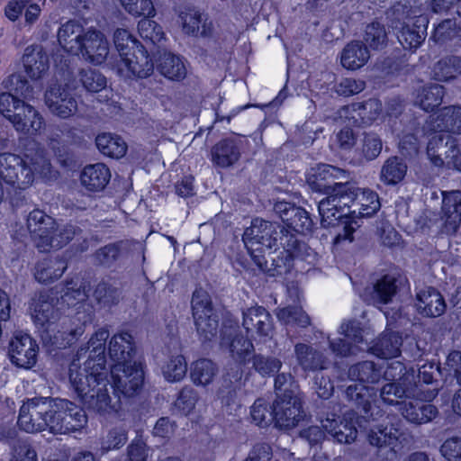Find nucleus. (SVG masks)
Segmentation results:
<instances>
[{
    "instance_id": "72a5a7b5",
    "label": "nucleus",
    "mask_w": 461,
    "mask_h": 461,
    "mask_svg": "<svg viewBox=\"0 0 461 461\" xmlns=\"http://www.w3.org/2000/svg\"><path fill=\"white\" fill-rule=\"evenodd\" d=\"M417 301L419 312L427 317L440 316L446 310V303L442 295L432 287L419 292Z\"/></svg>"
},
{
    "instance_id": "7c9ffc66",
    "label": "nucleus",
    "mask_w": 461,
    "mask_h": 461,
    "mask_svg": "<svg viewBox=\"0 0 461 461\" xmlns=\"http://www.w3.org/2000/svg\"><path fill=\"white\" fill-rule=\"evenodd\" d=\"M86 31L83 26L75 21H68L62 24L58 32V40L60 46L67 51L78 54L82 49V41Z\"/></svg>"
},
{
    "instance_id": "e433bc0d",
    "label": "nucleus",
    "mask_w": 461,
    "mask_h": 461,
    "mask_svg": "<svg viewBox=\"0 0 461 461\" xmlns=\"http://www.w3.org/2000/svg\"><path fill=\"white\" fill-rule=\"evenodd\" d=\"M134 354L132 337L127 332L115 334L109 342V355L115 364L131 361Z\"/></svg>"
},
{
    "instance_id": "a878e982",
    "label": "nucleus",
    "mask_w": 461,
    "mask_h": 461,
    "mask_svg": "<svg viewBox=\"0 0 461 461\" xmlns=\"http://www.w3.org/2000/svg\"><path fill=\"white\" fill-rule=\"evenodd\" d=\"M221 345L228 349L232 360L238 363H246L254 349L252 342L237 334L234 329H228L223 332Z\"/></svg>"
},
{
    "instance_id": "58836bf2",
    "label": "nucleus",
    "mask_w": 461,
    "mask_h": 461,
    "mask_svg": "<svg viewBox=\"0 0 461 461\" xmlns=\"http://www.w3.org/2000/svg\"><path fill=\"white\" fill-rule=\"evenodd\" d=\"M218 366L208 358H200L191 364L190 378L196 386L211 384L218 374Z\"/></svg>"
},
{
    "instance_id": "1a4fd4ad",
    "label": "nucleus",
    "mask_w": 461,
    "mask_h": 461,
    "mask_svg": "<svg viewBox=\"0 0 461 461\" xmlns=\"http://www.w3.org/2000/svg\"><path fill=\"white\" fill-rule=\"evenodd\" d=\"M108 394L113 401H116V408L111 412L116 411L119 407V397L116 392L126 396H131L136 393L142 386L144 381V372L140 363L129 361L125 363L114 364L111 369L110 375L107 373Z\"/></svg>"
},
{
    "instance_id": "ea45409f",
    "label": "nucleus",
    "mask_w": 461,
    "mask_h": 461,
    "mask_svg": "<svg viewBox=\"0 0 461 461\" xmlns=\"http://www.w3.org/2000/svg\"><path fill=\"white\" fill-rule=\"evenodd\" d=\"M164 379L169 383L180 382L186 375L187 363L178 352L168 355L160 365Z\"/></svg>"
},
{
    "instance_id": "69168bd1",
    "label": "nucleus",
    "mask_w": 461,
    "mask_h": 461,
    "mask_svg": "<svg viewBox=\"0 0 461 461\" xmlns=\"http://www.w3.org/2000/svg\"><path fill=\"white\" fill-rule=\"evenodd\" d=\"M23 103V101L16 98L9 93H1L0 113L12 123L14 116L18 113Z\"/></svg>"
},
{
    "instance_id": "4be33fe9",
    "label": "nucleus",
    "mask_w": 461,
    "mask_h": 461,
    "mask_svg": "<svg viewBox=\"0 0 461 461\" xmlns=\"http://www.w3.org/2000/svg\"><path fill=\"white\" fill-rule=\"evenodd\" d=\"M14 128L21 133L36 136L46 128V122L41 113L25 102L13 118Z\"/></svg>"
},
{
    "instance_id": "6e6d98bb",
    "label": "nucleus",
    "mask_w": 461,
    "mask_h": 461,
    "mask_svg": "<svg viewBox=\"0 0 461 461\" xmlns=\"http://www.w3.org/2000/svg\"><path fill=\"white\" fill-rule=\"evenodd\" d=\"M276 317L285 324H295L301 327H306L310 324L309 316L303 311L301 307L287 306L279 309L276 312Z\"/></svg>"
},
{
    "instance_id": "f257e3e1",
    "label": "nucleus",
    "mask_w": 461,
    "mask_h": 461,
    "mask_svg": "<svg viewBox=\"0 0 461 461\" xmlns=\"http://www.w3.org/2000/svg\"><path fill=\"white\" fill-rule=\"evenodd\" d=\"M109 337L106 329H100L88 341L89 358L81 366L79 357L69 366V381L84 405L97 413L108 414L116 408V401L108 394L105 369V342Z\"/></svg>"
},
{
    "instance_id": "680f3d73",
    "label": "nucleus",
    "mask_w": 461,
    "mask_h": 461,
    "mask_svg": "<svg viewBox=\"0 0 461 461\" xmlns=\"http://www.w3.org/2000/svg\"><path fill=\"white\" fill-rule=\"evenodd\" d=\"M199 399L198 393L191 386H185L175 402L176 408L185 415L190 414Z\"/></svg>"
},
{
    "instance_id": "b1692460",
    "label": "nucleus",
    "mask_w": 461,
    "mask_h": 461,
    "mask_svg": "<svg viewBox=\"0 0 461 461\" xmlns=\"http://www.w3.org/2000/svg\"><path fill=\"white\" fill-rule=\"evenodd\" d=\"M242 325L251 336L256 334L265 338L271 337L273 333L272 317L261 306H253L244 311Z\"/></svg>"
},
{
    "instance_id": "f704fd0d",
    "label": "nucleus",
    "mask_w": 461,
    "mask_h": 461,
    "mask_svg": "<svg viewBox=\"0 0 461 461\" xmlns=\"http://www.w3.org/2000/svg\"><path fill=\"white\" fill-rule=\"evenodd\" d=\"M400 411L409 422L419 425L431 421L438 413L437 407L432 404L412 401L403 402Z\"/></svg>"
},
{
    "instance_id": "8fccbe9b",
    "label": "nucleus",
    "mask_w": 461,
    "mask_h": 461,
    "mask_svg": "<svg viewBox=\"0 0 461 461\" xmlns=\"http://www.w3.org/2000/svg\"><path fill=\"white\" fill-rule=\"evenodd\" d=\"M384 378L393 383L406 384L409 382L411 385H420L416 380L415 370L413 368L407 370L400 361L392 362L387 366L384 372Z\"/></svg>"
},
{
    "instance_id": "a18cd8bd",
    "label": "nucleus",
    "mask_w": 461,
    "mask_h": 461,
    "mask_svg": "<svg viewBox=\"0 0 461 461\" xmlns=\"http://www.w3.org/2000/svg\"><path fill=\"white\" fill-rule=\"evenodd\" d=\"M95 144L102 154L113 158H122L127 151L126 142L119 135L109 132L97 135Z\"/></svg>"
},
{
    "instance_id": "2eb2a0df",
    "label": "nucleus",
    "mask_w": 461,
    "mask_h": 461,
    "mask_svg": "<svg viewBox=\"0 0 461 461\" xmlns=\"http://www.w3.org/2000/svg\"><path fill=\"white\" fill-rule=\"evenodd\" d=\"M382 112V103L378 99L371 98L362 103L345 105L339 110L338 114L348 124L369 126L381 118Z\"/></svg>"
},
{
    "instance_id": "c85d7f7f",
    "label": "nucleus",
    "mask_w": 461,
    "mask_h": 461,
    "mask_svg": "<svg viewBox=\"0 0 461 461\" xmlns=\"http://www.w3.org/2000/svg\"><path fill=\"white\" fill-rule=\"evenodd\" d=\"M23 159L25 172L31 173V185L36 177L47 178L51 175V164L41 147L30 149Z\"/></svg>"
},
{
    "instance_id": "f8f14e48",
    "label": "nucleus",
    "mask_w": 461,
    "mask_h": 461,
    "mask_svg": "<svg viewBox=\"0 0 461 461\" xmlns=\"http://www.w3.org/2000/svg\"><path fill=\"white\" fill-rule=\"evenodd\" d=\"M109 66L117 76L124 79L144 78L150 76L154 69V65L143 46H138L137 50L131 51L130 54L119 56V59L110 62Z\"/></svg>"
},
{
    "instance_id": "a211bd4d",
    "label": "nucleus",
    "mask_w": 461,
    "mask_h": 461,
    "mask_svg": "<svg viewBox=\"0 0 461 461\" xmlns=\"http://www.w3.org/2000/svg\"><path fill=\"white\" fill-rule=\"evenodd\" d=\"M44 102L50 113L60 118H68L77 111V103L66 86H50L45 92Z\"/></svg>"
},
{
    "instance_id": "39448f33",
    "label": "nucleus",
    "mask_w": 461,
    "mask_h": 461,
    "mask_svg": "<svg viewBox=\"0 0 461 461\" xmlns=\"http://www.w3.org/2000/svg\"><path fill=\"white\" fill-rule=\"evenodd\" d=\"M340 330L345 339L330 342V348L337 355L348 356L365 349H370L374 355L381 358L396 357L400 354L402 339L395 332H384L372 347L368 348L357 321L344 322Z\"/></svg>"
},
{
    "instance_id": "e2e57ef3",
    "label": "nucleus",
    "mask_w": 461,
    "mask_h": 461,
    "mask_svg": "<svg viewBox=\"0 0 461 461\" xmlns=\"http://www.w3.org/2000/svg\"><path fill=\"white\" fill-rule=\"evenodd\" d=\"M79 75L83 86L89 92H99L106 86V77L96 70L83 69Z\"/></svg>"
},
{
    "instance_id": "09e8293b",
    "label": "nucleus",
    "mask_w": 461,
    "mask_h": 461,
    "mask_svg": "<svg viewBox=\"0 0 461 461\" xmlns=\"http://www.w3.org/2000/svg\"><path fill=\"white\" fill-rule=\"evenodd\" d=\"M407 172L406 164L397 157L388 158L381 168L380 179L386 185L401 182Z\"/></svg>"
},
{
    "instance_id": "20e7f679",
    "label": "nucleus",
    "mask_w": 461,
    "mask_h": 461,
    "mask_svg": "<svg viewBox=\"0 0 461 461\" xmlns=\"http://www.w3.org/2000/svg\"><path fill=\"white\" fill-rule=\"evenodd\" d=\"M244 245L253 261L260 268L267 263L263 254L267 250L285 249L286 253L293 246V235L279 225L257 218L251 221L242 237Z\"/></svg>"
},
{
    "instance_id": "6e6552de",
    "label": "nucleus",
    "mask_w": 461,
    "mask_h": 461,
    "mask_svg": "<svg viewBox=\"0 0 461 461\" xmlns=\"http://www.w3.org/2000/svg\"><path fill=\"white\" fill-rule=\"evenodd\" d=\"M348 376L353 384L346 390V395L349 401L361 406L364 412L367 413L371 407V399L375 394L374 388L367 384H375L379 381L381 372L371 361H364L352 366L348 370Z\"/></svg>"
},
{
    "instance_id": "6ab92c4d",
    "label": "nucleus",
    "mask_w": 461,
    "mask_h": 461,
    "mask_svg": "<svg viewBox=\"0 0 461 461\" xmlns=\"http://www.w3.org/2000/svg\"><path fill=\"white\" fill-rule=\"evenodd\" d=\"M81 45L79 53L86 61L93 65L103 64L109 55V41L99 30L91 28L86 31Z\"/></svg>"
},
{
    "instance_id": "c03bdc74",
    "label": "nucleus",
    "mask_w": 461,
    "mask_h": 461,
    "mask_svg": "<svg viewBox=\"0 0 461 461\" xmlns=\"http://www.w3.org/2000/svg\"><path fill=\"white\" fill-rule=\"evenodd\" d=\"M178 23L184 33L187 35H197L200 33L203 36H206L211 33V23H203L202 24L201 14L194 9H186L180 12Z\"/></svg>"
},
{
    "instance_id": "5701e85b",
    "label": "nucleus",
    "mask_w": 461,
    "mask_h": 461,
    "mask_svg": "<svg viewBox=\"0 0 461 461\" xmlns=\"http://www.w3.org/2000/svg\"><path fill=\"white\" fill-rule=\"evenodd\" d=\"M401 436L400 430L393 424L386 426H378L368 434V440L371 445L376 446L379 448V456H385L387 459H393L396 457V449L399 438Z\"/></svg>"
},
{
    "instance_id": "864d4df0",
    "label": "nucleus",
    "mask_w": 461,
    "mask_h": 461,
    "mask_svg": "<svg viewBox=\"0 0 461 461\" xmlns=\"http://www.w3.org/2000/svg\"><path fill=\"white\" fill-rule=\"evenodd\" d=\"M85 332V325L80 323L75 327L66 326V321H63L62 330H57L53 336V344L59 348H66L67 346L74 343Z\"/></svg>"
},
{
    "instance_id": "393cba45",
    "label": "nucleus",
    "mask_w": 461,
    "mask_h": 461,
    "mask_svg": "<svg viewBox=\"0 0 461 461\" xmlns=\"http://www.w3.org/2000/svg\"><path fill=\"white\" fill-rule=\"evenodd\" d=\"M441 218L444 221V231L455 233L461 223V191L442 192Z\"/></svg>"
},
{
    "instance_id": "a19ab883",
    "label": "nucleus",
    "mask_w": 461,
    "mask_h": 461,
    "mask_svg": "<svg viewBox=\"0 0 461 461\" xmlns=\"http://www.w3.org/2000/svg\"><path fill=\"white\" fill-rule=\"evenodd\" d=\"M432 77L439 82H450L461 75V58L447 56L436 62L432 68Z\"/></svg>"
},
{
    "instance_id": "13d9d810",
    "label": "nucleus",
    "mask_w": 461,
    "mask_h": 461,
    "mask_svg": "<svg viewBox=\"0 0 461 461\" xmlns=\"http://www.w3.org/2000/svg\"><path fill=\"white\" fill-rule=\"evenodd\" d=\"M138 32L143 40L154 44L160 42L164 37L161 26L148 17L139 22Z\"/></svg>"
},
{
    "instance_id": "9b49d317",
    "label": "nucleus",
    "mask_w": 461,
    "mask_h": 461,
    "mask_svg": "<svg viewBox=\"0 0 461 461\" xmlns=\"http://www.w3.org/2000/svg\"><path fill=\"white\" fill-rule=\"evenodd\" d=\"M307 419L301 397L292 391H285L274 402V422L281 429H293Z\"/></svg>"
},
{
    "instance_id": "dca6fc26",
    "label": "nucleus",
    "mask_w": 461,
    "mask_h": 461,
    "mask_svg": "<svg viewBox=\"0 0 461 461\" xmlns=\"http://www.w3.org/2000/svg\"><path fill=\"white\" fill-rule=\"evenodd\" d=\"M39 346L27 333L19 331L14 335L9 344V356L13 364L29 369L37 362Z\"/></svg>"
},
{
    "instance_id": "cd10ccee",
    "label": "nucleus",
    "mask_w": 461,
    "mask_h": 461,
    "mask_svg": "<svg viewBox=\"0 0 461 461\" xmlns=\"http://www.w3.org/2000/svg\"><path fill=\"white\" fill-rule=\"evenodd\" d=\"M24 71L32 79L41 78L50 68L48 54L41 46H29L23 57Z\"/></svg>"
},
{
    "instance_id": "aec40b11",
    "label": "nucleus",
    "mask_w": 461,
    "mask_h": 461,
    "mask_svg": "<svg viewBox=\"0 0 461 461\" xmlns=\"http://www.w3.org/2000/svg\"><path fill=\"white\" fill-rule=\"evenodd\" d=\"M357 416L353 411H348L342 419L335 415L328 416L321 420L322 428L339 443L350 444L357 436L356 427Z\"/></svg>"
},
{
    "instance_id": "473e14b6",
    "label": "nucleus",
    "mask_w": 461,
    "mask_h": 461,
    "mask_svg": "<svg viewBox=\"0 0 461 461\" xmlns=\"http://www.w3.org/2000/svg\"><path fill=\"white\" fill-rule=\"evenodd\" d=\"M368 49L359 41L348 43L340 53V63L348 70H357L363 68L369 60Z\"/></svg>"
},
{
    "instance_id": "052dcab7",
    "label": "nucleus",
    "mask_w": 461,
    "mask_h": 461,
    "mask_svg": "<svg viewBox=\"0 0 461 461\" xmlns=\"http://www.w3.org/2000/svg\"><path fill=\"white\" fill-rule=\"evenodd\" d=\"M287 225L294 231L299 233H305L312 230V221L308 212L300 207L293 209L290 217H286Z\"/></svg>"
},
{
    "instance_id": "ddd939ff",
    "label": "nucleus",
    "mask_w": 461,
    "mask_h": 461,
    "mask_svg": "<svg viewBox=\"0 0 461 461\" xmlns=\"http://www.w3.org/2000/svg\"><path fill=\"white\" fill-rule=\"evenodd\" d=\"M52 433L66 434L84 428L87 423L85 411L65 399H55Z\"/></svg>"
},
{
    "instance_id": "f03ea898",
    "label": "nucleus",
    "mask_w": 461,
    "mask_h": 461,
    "mask_svg": "<svg viewBox=\"0 0 461 461\" xmlns=\"http://www.w3.org/2000/svg\"><path fill=\"white\" fill-rule=\"evenodd\" d=\"M348 173L339 167L321 164L311 168L307 174V183L312 191L327 196L318 204L321 224L324 228L334 227L336 206L349 202L347 191H350Z\"/></svg>"
},
{
    "instance_id": "c9c22d12",
    "label": "nucleus",
    "mask_w": 461,
    "mask_h": 461,
    "mask_svg": "<svg viewBox=\"0 0 461 461\" xmlns=\"http://www.w3.org/2000/svg\"><path fill=\"white\" fill-rule=\"evenodd\" d=\"M66 268L67 264L62 258H46L37 262L33 275L39 283L48 284L61 277Z\"/></svg>"
},
{
    "instance_id": "c756f323",
    "label": "nucleus",
    "mask_w": 461,
    "mask_h": 461,
    "mask_svg": "<svg viewBox=\"0 0 461 461\" xmlns=\"http://www.w3.org/2000/svg\"><path fill=\"white\" fill-rule=\"evenodd\" d=\"M397 292L396 279L389 275L377 280L371 289L362 295L364 300L372 304H385L392 301Z\"/></svg>"
},
{
    "instance_id": "7ed1b4c3",
    "label": "nucleus",
    "mask_w": 461,
    "mask_h": 461,
    "mask_svg": "<svg viewBox=\"0 0 461 461\" xmlns=\"http://www.w3.org/2000/svg\"><path fill=\"white\" fill-rule=\"evenodd\" d=\"M350 191H347L349 202L347 204L337 203L334 212V226L339 230L335 237V243L343 240L351 242L353 234L359 228L358 222L355 220L357 217H369L375 213L380 208L378 195L371 191L360 189L353 183H349Z\"/></svg>"
},
{
    "instance_id": "bf43d9fd",
    "label": "nucleus",
    "mask_w": 461,
    "mask_h": 461,
    "mask_svg": "<svg viewBox=\"0 0 461 461\" xmlns=\"http://www.w3.org/2000/svg\"><path fill=\"white\" fill-rule=\"evenodd\" d=\"M364 40L372 49L383 48L387 42V34L384 27L379 23L368 24L365 31Z\"/></svg>"
},
{
    "instance_id": "774afa93",
    "label": "nucleus",
    "mask_w": 461,
    "mask_h": 461,
    "mask_svg": "<svg viewBox=\"0 0 461 461\" xmlns=\"http://www.w3.org/2000/svg\"><path fill=\"white\" fill-rule=\"evenodd\" d=\"M440 452L447 461H461V438H447L442 444Z\"/></svg>"
},
{
    "instance_id": "9d476101",
    "label": "nucleus",
    "mask_w": 461,
    "mask_h": 461,
    "mask_svg": "<svg viewBox=\"0 0 461 461\" xmlns=\"http://www.w3.org/2000/svg\"><path fill=\"white\" fill-rule=\"evenodd\" d=\"M55 399L32 398L25 401L20 408L18 426L28 433L48 430L52 433L53 411Z\"/></svg>"
},
{
    "instance_id": "bb28decb",
    "label": "nucleus",
    "mask_w": 461,
    "mask_h": 461,
    "mask_svg": "<svg viewBox=\"0 0 461 461\" xmlns=\"http://www.w3.org/2000/svg\"><path fill=\"white\" fill-rule=\"evenodd\" d=\"M32 318L37 326L44 328L48 332L55 331L52 326L59 318V312L55 308L53 301H49L46 295L41 294L33 299L31 305Z\"/></svg>"
},
{
    "instance_id": "3c124183",
    "label": "nucleus",
    "mask_w": 461,
    "mask_h": 461,
    "mask_svg": "<svg viewBox=\"0 0 461 461\" xmlns=\"http://www.w3.org/2000/svg\"><path fill=\"white\" fill-rule=\"evenodd\" d=\"M123 10L133 17H148L156 16V8L152 0H119Z\"/></svg>"
},
{
    "instance_id": "603ef678",
    "label": "nucleus",
    "mask_w": 461,
    "mask_h": 461,
    "mask_svg": "<svg viewBox=\"0 0 461 461\" xmlns=\"http://www.w3.org/2000/svg\"><path fill=\"white\" fill-rule=\"evenodd\" d=\"M459 32L460 28L457 26L456 21L446 19L435 28L431 39L437 43L445 44L455 39L461 40Z\"/></svg>"
},
{
    "instance_id": "412c9836",
    "label": "nucleus",
    "mask_w": 461,
    "mask_h": 461,
    "mask_svg": "<svg viewBox=\"0 0 461 461\" xmlns=\"http://www.w3.org/2000/svg\"><path fill=\"white\" fill-rule=\"evenodd\" d=\"M424 131L461 133V107L447 106L429 116L426 121Z\"/></svg>"
},
{
    "instance_id": "5fc2aeb1",
    "label": "nucleus",
    "mask_w": 461,
    "mask_h": 461,
    "mask_svg": "<svg viewBox=\"0 0 461 461\" xmlns=\"http://www.w3.org/2000/svg\"><path fill=\"white\" fill-rule=\"evenodd\" d=\"M250 415L258 426H267L274 421V405L269 406L266 400L259 398L251 406Z\"/></svg>"
},
{
    "instance_id": "4c0bfd02",
    "label": "nucleus",
    "mask_w": 461,
    "mask_h": 461,
    "mask_svg": "<svg viewBox=\"0 0 461 461\" xmlns=\"http://www.w3.org/2000/svg\"><path fill=\"white\" fill-rule=\"evenodd\" d=\"M445 89L438 84H427L417 89L414 104L426 112L438 107L443 99Z\"/></svg>"
},
{
    "instance_id": "2f4dec72",
    "label": "nucleus",
    "mask_w": 461,
    "mask_h": 461,
    "mask_svg": "<svg viewBox=\"0 0 461 461\" xmlns=\"http://www.w3.org/2000/svg\"><path fill=\"white\" fill-rule=\"evenodd\" d=\"M110 178V170L103 163L85 167L80 175L81 185L92 192L103 190L109 183Z\"/></svg>"
},
{
    "instance_id": "f3484780",
    "label": "nucleus",
    "mask_w": 461,
    "mask_h": 461,
    "mask_svg": "<svg viewBox=\"0 0 461 461\" xmlns=\"http://www.w3.org/2000/svg\"><path fill=\"white\" fill-rule=\"evenodd\" d=\"M437 394V389L425 391L421 388V385H411L409 382L406 384L387 383L381 388L380 392L382 401L390 405L399 403V400L403 397L415 398L420 401H431Z\"/></svg>"
},
{
    "instance_id": "0e129e2a",
    "label": "nucleus",
    "mask_w": 461,
    "mask_h": 461,
    "mask_svg": "<svg viewBox=\"0 0 461 461\" xmlns=\"http://www.w3.org/2000/svg\"><path fill=\"white\" fill-rule=\"evenodd\" d=\"M127 429L122 427L112 429L105 438L102 441L101 448L106 452L112 449H117L122 447L128 439Z\"/></svg>"
},
{
    "instance_id": "79ce46f5",
    "label": "nucleus",
    "mask_w": 461,
    "mask_h": 461,
    "mask_svg": "<svg viewBox=\"0 0 461 461\" xmlns=\"http://www.w3.org/2000/svg\"><path fill=\"white\" fill-rule=\"evenodd\" d=\"M240 157V149L230 140L218 142L212 149V162L221 167H228L235 164Z\"/></svg>"
},
{
    "instance_id": "338daca9",
    "label": "nucleus",
    "mask_w": 461,
    "mask_h": 461,
    "mask_svg": "<svg viewBox=\"0 0 461 461\" xmlns=\"http://www.w3.org/2000/svg\"><path fill=\"white\" fill-rule=\"evenodd\" d=\"M282 363L275 357L257 356L253 359V366L262 375H270L281 368Z\"/></svg>"
},
{
    "instance_id": "0eeeda50",
    "label": "nucleus",
    "mask_w": 461,
    "mask_h": 461,
    "mask_svg": "<svg viewBox=\"0 0 461 461\" xmlns=\"http://www.w3.org/2000/svg\"><path fill=\"white\" fill-rule=\"evenodd\" d=\"M391 12L392 28L398 31L397 38L401 45L407 50L419 48L426 36V18L421 16L420 10L406 1L394 5Z\"/></svg>"
},
{
    "instance_id": "4d7b16f0",
    "label": "nucleus",
    "mask_w": 461,
    "mask_h": 461,
    "mask_svg": "<svg viewBox=\"0 0 461 461\" xmlns=\"http://www.w3.org/2000/svg\"><path fill=\"white\" fill-rule=\"evenodd\" d=\"M113 39L119 56L130 54L131 51L137 50L138 46H141L126 29H116Z\"/></svg>"
},
{
    "instance_id": "4468645a",
    "label": "nucleus",
    "mask_w": 461,
    "mask_h": 461,
    "mask_svg": "<svg viewBox=\"0 0 461 461\" xmlns=\"http://www.w3.org/2000/svg\"><path fill=\"white\" fill-rule=\"evenodd\" d=\"M192 310L197 332L205 340L212 339L217 333L218 319L206 292L196 290L194 293Z\"/></svg>"
},
{
    "instance_id": "de8ad7c7",
    "label": "nucleus",
    "mask_w": 461,
    "mask_h": 461,
    "mask_svg": "<svg viewBox=\"0 0 461 461\" xmlns=\"http://www.w3.org/2000/svg\"><path fill=\"white\" fill-rule=\"evenodd\" d=\"M295 355L299 365L305 371H315L325 367V359L322 354L313 350L308 345L297 344Z\"/></svg>"
},
{
    "instance_id": "423d86ee",
    "label": "nucleus",
    "mask_w": 461,
    "mask_h": 461,
    "mask_svg": "<svg viewBox=\"0 0 461 461\" xmlns=\"http://www.w3.org/2000/svg\"><path fill=\"white\" fill-rule=\"evenodd\" d=\"M27 227L41 252L59 249L71 240L76 234L72 225L57 226L54 220L41 210H33L27 218Z\"/></svg>"
},
{
    "instance_id": "37998d69",
    "label": "nucleus",
    "mask_w": 461,
    "mask_h": 461,
    "mask_svg": "<svg viewBox=\"0 0 461 461\" xmlns=\"http://www.w3.org/2000/svg\"><path fill=\"white\" fill-rule=\"evenodd\" d=\"M158 68L168 79L181 80L186 76L185 61L179 56L165 52L158 60Z\"/></svg>"
},
{
    "instance_id": "49530a36",
    "label": "nucleus",
    "mask_w": 461,
    "mask_h": 461,
    "mask_svg": "<svg viewBox=\"0 0 461 461\" xmlns=\"http://www.w3.org/2000/svg\"><path fill=\"white\" fill-rule=\"evenodd\" d=\"M429 142L427 145V156L430 162L438 167L446 164L445 150H447L451 142V138L447 136V140L444 143V134L438 131H428Z\"/></svg>"
}]
</instances>
